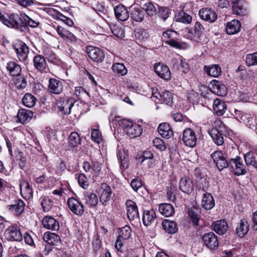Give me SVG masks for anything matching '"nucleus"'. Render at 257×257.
I'll list each match as a JSON object with an SVG mask.
<instances>
[{"mask_svg":"<svg viewBox=\"0 0 257 257\" xmlns=\"http://www.w3.org/2000/svg\"><path fill=\"white\" fill-rule=\"evenodd\" d=\"M15 50L20 61L24 62L28 58L29 49L24 43H21L18 44L15 46Z\"/></svg>","mask_w":257,"mask_h":257,"instance_id":"19","label":"nucleus"},{"mask_svg":"<svg viewBox=\"0 0 257 257\" xmlns=\"http://www.w3.org/2000/svg\"><path fill=\"white\" fill-rule=\"evenodd\" d=\"M25 203L23 201L18 199L15 201L13 204L8 206L9 210L14 212L16 215H19L24 211Z\"/></svg>","mask_w":257,"mask_h":257,"instance_id":"35","label":"nucleus"},{"mask_svg":"<svg viewBox=\"0 0 257 257\" xmlns=\"http://www.w3.org/2000/svg\"><path fill=\"white\" fill-rule=\"evenodd\" d=\"M20 188L21 194L24 198L27 199L32 197V188L28 182L23 181L21 182Z\"/></svg>","mask_w":257,"mask_h":257,"instance_id":"33","label":"nucleus"},{"mask_svg":"<svg viewBox=\"0 0 257 257\" xmlns=\"http://www.w3.org/2000/svg\"><path fill=\"white\" fill-rule=\"evenodd\" d=\"M67 205L69 209L75 214L81 216L84 213V206L81 202L75 198L67 200Z\"/></svg>","mask_w":257,"mask_h":257,"instance_id":"12","label":"nucleus"},{"mask_svg":"<svg viewBox=\"0 0 257 257\" xmlns=\"http://www.w3.org/2000/svg\"><path fill=\"white\" fill-rule=\"evenodd\" d=\"M156 73L161 78L166 80L171 78V72L168 66L160 63L156 64L154 66Z\"/></svg>","mask_w":257,"mask_h":257,"instance_id":"14","label":"nucleus"},{"mask_svg":"<svg viewBox=\"0 0 257 257\" xmlns=\"http://www.w3.org/2000/svg\"><path fill=\"white\" fill-rule=\"evenodd\" d=\"M213 110L215 113L219 116L222 115L227 108L226 104L219 99H216L213 102Z\"/></svg>","mask_w":257,"mask_h":257,"instance_id":"34","label":"nucleus"},{"mask_svg":"<svg viewBox=\"0 0 257 257\" xmlns=\"http://www.w3.org/2000/svg\"><path fill=\"white\" fill-rule=\"evenodd\" d=\"M138 161L143 169H147L153 167L155 160L154 159H141V160H139Z\"/></svg>","mask_w":257,"mask_h":257,"instance_id":"59","label":"nucleus"},{"mask_svg":"<svg viewBox=\"0 0 257 257\" xmlns=\"http://www.w3.org/2000/svg\"><path fill=\"white\" fill-rule=\"evenodd\" d=\"M173 67L184 73H187L189 70L188 64L181 59L176 61L174 63Z\"/></svg>","mask_w":257,"mask_h":257,"instance_id":"45","label":"nucleus"},{"mask_svg":"<svg viewBox=\"0 0 257 257\" xmlns=\"http://www.w3.org/2000/svg\"><path fill=\"white\" fill-rule=\"evenodd\" d=\"M135 36L140 41H145L148 38L149 35L147 30L139 29L136 32Z\"/></svg>","mask_w":257,"mask_h":257,"instance_id":"56","label":"nucleus"},{"mask_svg":"<svg viewBox=\"0 0 257 257\" xmlns=\"http://www.w3.org/2000/svg\"><path fill=\"white\" fill-rule=\"evenodd\" d=\"M182 140L186 146L194 147L197 142V137L194 131L190 128L185 129L183 132Z\"/></svg>","mask_w":257,"mask_h":257,"instance_id":"10","label":"nucleus"},{"mask_svg":"<svg viewBox=\"0 0 257 257\" xmlns=\"http://www.w3.org/2000/svg\"><path fill=\"white\" fill-rule=\"evenodd\" d=\"M82 200L85 205L89 207H95L98 203L97 196L91 191H84L83 193Z\"/></svg>","mask_w":257,"mask_h":257,"instance_id":"18","label":"nucleus"},{"mask_svg":"<svg viewBox=\"0 0 257 257\" xmlns=\"http://www.w3.org/2000/svg\"><path fill=\"white\" fill-rule=\"evenodd\" d=\"M75 93L79 98H82L85 95L89 96V93L83 87L80 86L75 87Z\"/></svg>","mask_w":257,"mask_h":257,"instance_id":"64","label":"nucleus"},{"mask_svg":"<svg viewBox=\"0 0 257 257\" xmlns=\"http://www.w3.org/2000/svg\"><path fill=\"white\" fill-rule=\"evenodd\" d=\"M209 134L214 142L218 146L222 145L224 143L221 133L216 128H212L209 132Z\"/></svg>","mask_w":257,"mask_h":257,"instance_id":"42","label":"nucleus"},{"mask_svg":"<svg viewBox=\"0 0 257 257\" xmlns=\"http://www.w3.org/2000/svg\"><path fill=\"white\" fill-rule=\"evenodd\" d=\"M76 178L79 185L84 189H86L89 186V182L86 175L83 173H80Z\"/></svg>","mask_w":257,"mask_h":257,"instance_id":"53","label":"nucleus"},{"mask_svg":"<svg viewBox=\"0 0 257 257\" xmlns=\"http://www.w3.org/2000/svg\"><path fill=\"white\" fill-rule=\"evenodd\" d=\"M162 226L163 228L170 234L175 233L178 230L176 223L169 219H165L163 221Z\"/></svg>","mask_w":257,"mask_h":257,"instance_id":"39","label":"nucleus"},{"mask_svg":"<svg viewBox=\"0 0 257 257\" xmlns=\"http://www.w3.org/2000/svg\"><path fill=\"white\" fill-rule=\"evenodd\" d=\"M204 70L208 75L214 77H218L221 72L220 67L216 64L204 66Z\"/></svg>","mask_w":257,"mask_h":257,"instance_id":"41","label":"nucleus"},{"mask_svg":"<svg viewBox=\"0 0 257 257\" xmlns=\"http://www.w3.org/2000/svg\"><path fill=\"white\" fill-rule=\"evenodd\" d=\"M131 228L128 226H125L121 228L118 236L122 239L127 240L131 237Z\"/></svg>","mask_w":257,"mask_h":257,"instance_id":"54","label":"nucleus"},{"mask_svg":"<svg viewBox=\"0 0 257 257\" xmlns=\"http://www.w3.org/2000/svg\"><path fill=\"white\" fill-rule=\"evenodd\" d=\"M199 188H201L200 185H199ZM206 187L203 186L201 189H200L198 190L199 192H204L201 201V206L204 209L206 210H210L214 206L215 202L214 198L211 194L206 192Z\"/></svg>","mask_w":257,"mask_h":257,"instance_id":"7","label":"nucleus"},{"mask_svg":"<svg viewBox=\"0 0 257 257\" xmlns=\"http://www.w3.org/2000/svg\"><path fill=\"white\" fill-rule=\"evenodd\" d=\"M81 140V138L77 132H72L68 137L69 147L71 148L77 147L80 144Z\"/></svg>","mask_w":257,"mask_h":257,"instance_id":"43","label":"nucleus"},{"mask_svg":"<svg viewBox=\"0 0 257 257\" xmlns=\"http://www.w3.org/2000/svg\"><path fill=\"white\" fill-rule=\"evenodd\" d=\"M209 89L212 93L218 96H224L226 94L225 86L216 80L212 81L211 82Z\"/></svg>","mask_w":257,"mask_h":257,"instance_id":"29","label":"nucleus"},{"mask_svg":"<svg viewBox=\"0 0 257 257\" xmlns=\"http://www.w3.org/2000/svg\"><path fill=\"white\" fill-rule=\"evenodd\" d=\"M33 112L30 110L22 108L19 109L17 113L18 121L22 124L28 122L32 118Z\"/></svg>","mask_w":257,"mask_h":257,"instance_id":"24","label":"nucleus"},{"mask_svg":"<svg viewBox=\"0 0 257 257\" xmlns=\"http://www.w3.org/2000/svg\"><path fill=\"white\" fill-rule=\"evenodd\" d=\"M111 30L112 33L116 37L119 38L124 37L125 34L124 30L122 28L116 25H113L111 27Z\"/></svg>","mask_w":257,"mask_h":257,"instance_id":"55","label":"nucleus"},{"mask_svg":"<svg viewBox=\"0 0 257 257\" xmlns=\"http://www.w3.org/2000/svg\"><path fill=\"white\" fill-rule=\"evenodd\" d=\"M23 14L12 13L8 16L5 25L10 28H13L21 32H24Z\"/></svg>","mask_w":257,"mask_h":257,"instance_id":"3","label":"nucleus"},{"mask_svg":"<svg viewBox=\"0 0 257 257\" xmlns=\"http://www.w3.org/2000/svg\"><path fill=\"white\" fill-rule=\"evenodd\" d=\"M189 38L197 43H201L206 38V30L200 22H196L193 29L189 31Z\"/></svg>","mask_w":257,"mask_h":257,"instance_id":"2","label":"nucleus"},{"mask_svg":"<svg viewBox=\"0 0 257 257\" xmlns=\"http://www.w3.org/2000/svg\"><path fill=\"white\" fill-rule=\"evenodd\" d=\"M143 9L145 10L147 15L152 17L156 15L157 10L155 6L151 2L146 3L143 6Z\"/></svg>","mask_w":257,"mask_h":257,"instance_id":"52","label":"nucleus"},{"mask_svg":"<svg viewBox=\"0 0 257 257\" xmlns=\"http://www.w3.org/2000/svg\"><path fill=\"white\" fill-rule=\"evenodd\" d=\"M43 239L47 243L53 245H57L60 241V238L58 235L50 232L44 233Z\"/></svg>","mask_w":257,"mask_h":257,"instance_id":"40","label":"nucleus"},{"mask_svg":"<svg viewBox=\"0 0 257 257\" xmlns=\"http://www.w3.org/2000/svg\"><path fill=\"white\" fill-rule=\"evenodd\" d=\"M232 11L235 14L238 15H243L244 9L239 0H233L232 1Z\"/></svg>","mask_w":257,"mask_h":257,"instance_id":"51","label":"nucleus"},{"mask_svg":"<svg viewBox=\"0 0 257 257\" xmlns=\"http://www.w3.org/2000/svg\"><path fill=\"white\" fill-rule=\"evenodd\" d=\"M43 227L47 229L58 231L60 228L59 221L53 217L46 216L42 219Z\"/></svg>","mask_w":257,"mask_h":257,"instance_id":"15","label":"nucleus"},{"mask_svg":"<svg viewBox=\"0 0 257 257\" xmlns=\"http://www.w3.org/2000/svg\"><path fill=\"white\" fill-rule=\"evenodd\" d=\"M157 218L155 211L151 209L145 210L143 216V222L145 226H149L153 223Z\"/></svg>","mask_w":257,"mask_h":257,"instance_id":"30","label":"nucleus"},{"mask_svg":"<svg viewBox=\"0 0 257 257\" xmlns=\"http://www.w3.org/2000/svg\"><path fill=\"white\" fill-rule=\"evenodd\" d=\"M119 124L123 128L125 134L132 138L139 137L142 133V127L130 120L122 119L120 121Z\"/></svg>","mask_w":257,"mask_h":257,"instance_id":"1","label":"nucleus"},{"mask_svg":"<svg viewBox=\"0 0 257 257\" xmlns=\"http://www.w3.org/2000/svg\"><path fill=\"white\" fill-rule=\"evenodd\" d=\"M117 157L120 163V166L125 167L126 161H125L126 154L123 150H118L117 152Z\"/></svg>","mask_w":257,"mask_h":257,"instance_id":"62","label":"nucleus"},{"mask_svg":"<svg viewBox=\"0 0 257 257\" xmlns=\"http://www.w3.org/2000/svg\"><path fill=\"white\" fill-rule=\"evenodd\" d=\"M101 195L99 197L100 201L104 205L111 198L112 191L111 188L106 183H103L101 186Z\"/></svg>","mask_w":257,"mask_h":257,"instance_id":"21","label":"nucleus"},{"mask_svg":"<svg viewBox=\"0 0 257 257\" xmlns=\"http://www.w3.org/2000/svg\"><path fill=\"white\" fill-rule=\"evenodd\" d=\"M153 143L154 146L159 150L161 151H164L165 150L166 146L164 141L162 139L159 138H156L153 140Z\"/></svg>","mask_w":257,"mask_h":257,"instance_id":"61","label":"nucleus"},{"mask_svg":"<svg viewBox=\"0 0 257 257\" xmlns=\"http://www.w3.org/2000/svg\"><path fill=\"white\" fill-rule=\"evenodd\" d=\"M33 63L35 68L39 72L43 73L46 72L47 65L45 58L41 55H37L33 58Z\"/></svg>","mask_w":257,"mask_h":257,"instance_id":"22","label":"nucleus"},{"mask_svg":"<svg viewBox=\"0 0 257 257\" xmlns=\"http://www.w3.org/2000/svg\"><path fill=\"white\" fill-rule=\"evenodd\" d=\"M244 159L247 166L251 165L257 169V158L254 153H247L244 155Z\"/></svg>","mask_w":257,"mask_h":257,"instance_id":"46","label":"nucleus"},{"mask_svg":"<svg viewBox=\"0 0 257 257\" xmlns=\"http://www.w3.org/2000/svg\"><path fill=\"white\" fill-rule=\"evenodd\" d=\"M43 53L49 62L54 64H57L58 60L56 58V55L49 48H45L43 50Z\"/></svg>","mask_w":257,"mask_h":257,"instance_id":"50","label":"nucleus"},{"mask_svg":"<svg viewBox=\"0 0 257 257\" xmlns=\"http://www.w3.org/2000/svg\"><path fill=\"white\" fill-rule=\"evenodd\" d=\"M7 69L11 75L14 76H20L22 68L19 64L14 61H10L7 64Z\"/></svg>","mask_w":257,"mask_h":257,"instance_id":"36","label":"nucleus"},{"mask_svg":"<svg viewBox=\"0 0 257 257\" xmlns=\"http://www.w3.org/2000/svg\"><path fill=\"white\" fill-rule=\"evenodd\" d=\"M41 206L44 211L48 212L53 206V201L49 198H43L41 201Z\"/></svg>","mask_w":257,"mask_h":257,"instance_id":"60","label":"nucleus"},{"mask_svg":"<svg viewBox=\"0 0 257 257\" xmlns=\"http://www.w3.org/2000/svg\"><path fill=\"white\" fill-rule=\"evenodd\" d=\"M125 205L128 219L131 221L139 219V213L136 203L131 200H127Z\"/></svg>","mask_w":257,"mask_h":257,"instance_id":"11","label":"nucleus"},{"mask_svg":"<svg viewBox=\"0 0 257 257\" xmlns=\"http://www.w3.org/2000/svg\"><path fill=\"white\" fill-rule=\"evenodd\" d=\"M205 245L210 250L216 249L219 245L217 236L212 232L205 233L202 236Z\"/></svg>","mask_w":257,"mask_h":257,"instance_id":"8","label":"nucleus"},{"mask_svg":"<svg viewBox=\"0 0 257 257\" xmlns=\"http://www.w3.org/2000/svg\"><path fill=\"white\" fill-rule=\"evenodd\" d=\"M199 15L202 20L209 23L214 22L217 18L216 13L213 10L208 8L200 9L199 12Z\"/></svg>","mask_w":257,"mask_h":257,"instance_id":"13","label":"nucleus"},{"mask_svg":"<svg viewBox=\"0 0 257 257\" xmlns=\"http://www.w3.org/2000/svg\"><path fill=\"white\" fill-rule=\"evenodd\" d=\"M249 230V224L244 219L240 220L236 227V233L239 237H243Z\"/></svg>","mask_w":257,"mask_h":257,"instance_id":"32","label":"nucleus"},{"mask_svg":"<svg viewBox=\"0 0 257 257\" xmlns=\"http://www.w3.org/2000/svg\"><path fill=\"white\" fill-rule=\"evenodd\" d=\"M56 30L59 35L63 39L67 40L72 43L76 42L77 38L66 29L62 26H58Z\"/></svg>","mask_w":257,"mask_h":257,"instance_id":"25","label":"nucleus"},{"mask_svg":"<svg viewBox=\"0 0 257 257\" xmlns=\"http://www.w3.org/2000/svg\"><path fill=\"white\" fill-rule=\"evenodd\" d=\"M112 69L113 73L121 76L125 75L127 72L125 66L120 63H114L112 66Z\"/></svg>","mask_w":257,"mask_h":257,"instance_id":"48","label":"nucleus"},{"mask_svg":"<svg viewBox=\"0 0 257 257\" xmlns=\"http://www.w3.org/2000/svg\"><path fill=\"white\" fill-rule=\"evenodd\" d=\"M211 157L213 160L218 169L220 170L229 166L230 161L228 162L222 152L220 151H214L211 154Z\"/></svg>","mask_w":257,"mask_h":257,"instance_id":"5","label":"nucleus"},{"mask_svg":"<svg viewBox=\"0 0 257 257\" xmlns=\"http://www.w3.org/2000/svg\"><path fill=\"white\" fill-rule=\"evenodd\" d=\"M246 63L249 66L257 65V52L248 54L246 57Z\"/></svg>","mask_w":257,"mask_h":257,"instance_id":"57","label":"nucleus"},{"mask_svg":"<svg viewBox=\"0 0 257 257\" xmlns=\"http://www.w3.org/2000/svg\"><path fill=\"white\" fill-rule=\"evenodd\" d=\"M211 226L213 230L219 235L224 234L228 229L227 223L224 220H220L214 222Z\"/></svg>","mask_w":257,"mask_h":257,"instance_id":"28","label":"nucleus"},{"mask_svg":"<svg viewBox=\"0 0 257 257\" xmlns=\"http://www.w3.org/2000/svg\"><path fill=\"white\" fill-rule=\"evenodd\" d=\"M179 189L184 193H191L194 189V185L191 179L188 177L182 178L179 182Z\"/></svg>","mask_w":257,"mask_h":257,"instance_id":"16","label":"nucleus"},{"mask_svg":"<svg viewBox=\"0 0 257 257\" xmlns=\"http://www.w3.org/2000/svg\"><path fill=\"white\" fill-rule=\"evenodd\" d=\"M63 89V82L54 78H50L49 80L48 90L54 94H60Z\"/></svg>","mask_w":257,"mask_h":257,"instance_id":"20","label":"nucleus"},{"mask_svg":"<svg viewBox=\"0 0 257 257\" xmlns=\"http://www.w3.org/2000/svg\"><path fill=\"white\" fill-rule=\"evenodd\" d=\"M153 94V96L159 98L162 103H165L169 106H172L173 103V95L172 93L168 90H164L161 92H158L157 95Z\"/></svg>","mask_w":257,"mask_h":257,"instance_id":"23","label":"nucleus"},{"mask_svg":"<svg viewBox=\"0 0 257 257\" xmlns=\"http://www.w3.org/2000/svg\"><path fill=\"white\" fill-rule=\"evenodd\" d=\"M158 131L162 137L167 139H170L173 135V130L170 124L166 122L161 123L158 128Z\"/></svg>","mask_w":257,"mask_h":257,"instance_id":"31","label":"nucleus"},{"mask_svg":"<svg viewBox=\"0 0 257 257\" xmlns=\"http://www.w3.org/2000/svg\"><path fill=\"white\" fill-rule=\"evenodd\" d=\"M240 158L237 157L235 159H230L229 166L233 169L236 175H243L246 173L243 165L240 162Z\"/></svg>","mask_w":257,"mask_h":257,"instance_id":"17","label":"nucleus"},{"mask_svg":"<svg viewBox=\"0 0 257 257\" xmlns=\"http://www.w3.org/2000/svg\"><path fill=\"white\" fill-rule=\"evenodd\" d=\"M159 210L160 213L165 217L172 216L175 212L173 206L170 203H162L160 204Z\"/></svg>","mask_w":257,"mask_h":257,"instance_id":"37","label":"nucleus"},{"mask_svg":"<svg viewBox=\"0 0 257 257\" xmlns=\"http://www.w3.org/2000/svg\"><path fill=\"white\" fill-rule=\"evenodd\" d=\"M22 102L25 106L31 108L35 105L36 98L32 94L27 93L24 96Z\"/></svg>","mask_w":257,"mask_h":257,"instance_id":"47","label":"nucleus"},{"mask_svg":"<svg viewBox=\"0 0 257 257\" xmlns=\"http://www.w3.org/2000/svg\"><path fill=\"white\" fill-rule=\"evenodd\" d=\"M188 215L191 218L192 222L195 225H198L199 217L198 214L193 209H189Z\"/></svg>","mask_w":257,"mask_h":257,"instance_id":"63","label":"nucleus"},{"mask_svg":"<svg viewBox=\"0 0 257 257\" xmlns=\"http://www.w3.org/2000/svg\"><path fill=\"white\" fill-rule=\"evenodd\" d=\"M241 27L240 22L234 19L226 23L225 30L227 34L234 35L240 31Z\"/></svg>","mask_w":257,"mask_h":257,"instance_id":"27","label":"nucleus"},{"mask_svg":"<svg viewBox=\"0 0 257 257\" xmlns=\"http://www.w3.org/2000/svg\"><path fill=\"white\" fill-rule=\"evenodd\" d=\"M176 21L184 24H190L192 20V17L183 11L179 12L176 16Z\"/></svg>","mask_w":257,"mask_h":257,"instance_id":"49","label":"nucleus"},{"mask_svg":"<svg viewBox=\"0 0 257 257\" xmlns=\"http://www.w3.org/2000/svg\"><path fill=\"white\" fill-rule=\"evenodd\" d=\"M91 139L92 140L98 144L102 141V135L99 130L97 129L91 130Z\"/></svg>","mask_w":257,"mask_h":257,"instance_id":"58","label":"nucleus"},{"mask_svg":"<svg viewBox=\"0 0 257 257\" xmlns=\"http://www.w3.org/2000/svg\"><path fill=\"white\" fill-rule=\"evenodd\" d=\"M23 18L24 27H25V31L27 29V26L32 28H36L40 24L38 20L31 18L25 14H23Z\"/></svg>","mask_w":257,"mask_h":257,"instance_id":"44","label":"nucleus"},{"mask_svg":"<svg viewBox=\"0 0 257 257\" xmlns=\"http://www.w3.org/2000/svg\"><path fill=\"white\" fill-rule=\"evenodd\" d=\"M5 236L8 240L11 241H21L23 239L20 228L15 225L9 226L6 229Z\"/></svg>","mask_w":257,"mask_h":257,"instance_id":"4","label":"nucleus"},{"mask_svg":"<svg viewBox=\"0 0 257 257\" xmlns=\"http://www.w3.org/2000/svg\"><path fill=\"white\" fill-rule=\"evenodd\" d=\"M75 102V99L72 97L68 98H61L57 102V105L60 111L63 113L69 114Z\"/></svg>","mask_w":257,"mask_h":257,"instance_id":"6","label":"nucleus"},{"mask_svg":"<svg viewBox=\"0 0 257 257\" xmlns=\"http://www.w3.org/2000/svg\"><path fill=\"white\" fill-rule=\"evenodd\" d=\"M86 52L89 58L95 62H102L105 57L102 50L94 46H88L86 48Z\"/></svg>","mask_w":257,"mask_h":257,"instance_id":"9","label":"nucleus"},{"mask_svg":"<svg viewBox=\"0 0 257 257\" xmlns=\"http://www.w3.org/2000/svg\"><path fill=\"white\" fill-rule=\"evenodd\" d=\"M115 17L121 21H125L129 18V12L126 7L122 5H119L114 8Z\"/></svg>","mask_w":257,"mask_h":257,"instance_id":"26","label":"nucleus"},{"mask_svg":"<svg viewBox=\"0 0 257 257\" xmlns=\"http://www.w3.org/2000/svg\"><path fill=\"white\" fill-rule=\"evenodd\" d=\"M145 17L144 11L139 7H132L131 11V18L137 22H141L143 21Z\"/></svg>","mask_w":257,"mask_h":257,"instance_id":"38","label":"nucleus"}]
</instances>
